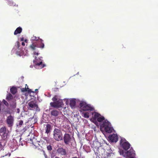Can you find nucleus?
I'll list each match as a JSON object with an SVG mask.
<instances>
[{"instance_id": "5", "label": "nucleus", "mask_w": 158, "mask_h": 158, "mask_svg": "<svg viewBox=\"0 0 158 158\" xmlns=\"http://www.w3.org/2000/svg\"><path fill=\"white\" fill-rule=\"evenodd\" d=\"M8 131L6 130L5 127H2L0 129V133L2 134V137L4 139H6L8 138Z\"/></svg>"}, {"instance_id": "12", "label": "nucleus", "mask_w": 158, "mask_h": 158, "mask_svg": "<svg viewBox=\"0 0 158 158\" xmlns=\"http://www.w3.org/2000/svg\"><path fill=\"white\" fill-rule=\"evenodd\" d=\"M109 138L111 142H116L118 140V135L115 134H113L112 135L109 136Z\"/></svg>"}, {"instance_id": "40", "label": "nucleus", "mask_w": 158, "mask_h": 158, "mask_svg": "<svg viewBox=\"0 0 158 158\" xmlns=\"http://www.w3.org/2000/svg\"><path fill=\"white\" fill-rule=\"evenodd\" d=\"M22 45L23 46H24L25 45V43L24 42H22Z\"/></svg>"}, {"instance_id": "13", "label": "nucleus", "mask_w": 158, "mask_h": 158, "mask_svg": "<svg viewBox=\"0 0 158 158\" xmlns=\"http://www.w3.org/2000/svg\"><path fill=\"white\" fill-rule=\"evenodd\" d=\"M57 152L58 154L63 156H65L67 154L65 150L63 148H58L57 150Z\"/></svg>"}, {"instance_id": "21", "label": "nucleus", "mask_w": 158, "mask_h": 158, "mask_svg": "<svg viewBox=\"0 0 158 158\" xmlns=\"http://www.w3.org/2000/svg\"><path fill=\"white\" fill-rule=\"evenodd\" d=\"M30 47L32 50H33L35 49L36 46L35 44L33 43L30 45Z\"/></svg>"}, {"instance_id": "46", "label": "nucleus", "mask_w": 158, "mask_h": 158, "mask_svg": "<svg viewBox=\"0 0 158 158\" xmlns=\"http://www.w3.org/2000/svg\"><path fill=\"white\" fill-rule=\"evenodd\" d=\"M35 91H38V89H35Z\"/></svg>"}, {"instance_id": "29", "label": "nucleus", "mask_w": 158, "mask_h": 158, "mask_svg": "<svg viewBox=\"0 0 158 158\" xmlns=\"http://www.w3.org/2000/svg\"><path fill=\"white\" fill-rule=\"evenodd\" d=\"M47 148L48 150V151H51L52 150V147L50 145H49L47 146Z\"/></svg>"}, {"instance_id": "47", "label": "nucleus", "mask_w": 158, "mask_h": 158, "mask_svg": "<svg viewBox=\"0 0 158 158\" xmlns=\"http://www.w3.org/2000/svg\"><path fill=\"white\" fill-rule=\"evenodd\" d=\"M130 158H134V157H130Z\"/></svg>"}, {"instance_id": "8", "label": "nucleus", "mask_w": 158, "mask_h": 158, "mask_svg": "<svg viewBox=\"0 0 158 158\" xmlns=\"http://www.w3.org/2000/svg\"><path fill=\"white\" fill-rule=\"evenodd\" d=\"M120 145H122L123 148L125 150L128 149L131 146L128 142L127 141L123 142V140L122 139L120 141Z\"/></svg>"}, {"instance_id": "9", "label": "nucleus", "mask_w": 158, "mask_h": 158, "mask_svg": "<svg viewBox=\"0 0 158 158\" xmlns=\"http://www.w3.org/2000/svg\"><path fill=\"white\" fill-rule=\"evenodd\" d=\"M71 139V136L69 134L65 133L64 134L63 137V139L64 142L66 144H68Z\"/></svg>"}, {"instance_id": "38", "label": "nucleus", "mask_w": 158, "mask_h": 158, "mask_svg": "<svg viewBox=\"0 0 158 158\" xmlns=\"http://www.w3.org/2000/svg\"><path fill=\"white\" fill-rule=\"evenodd\" d=\"M13 145H11V146H12V147H11V148H13V147L14 148V146L15 145V143H13Z\"/></svg>"}, {"instance_id": "14", "label": "nucleus", "mask_w": 158, "mask_h": 158, "mask_svg": "<svg viewBox=\"0 0 158 158\" xmlns=\"http://www.w3.org/2000/svg\"><path fill=\"white\" fill-rule=\"evenodd\" d=\"M110 125H111L110 123L107 120H105L102 123L101 125V127L102 128H105L106 127H108Z\"/></svg>"}, {"instance_id": "45", "label": "nucleus", "mask_w": 158, "mask_h": 158, "mask_svg": "<svg viewBox=\"0 0 158 158\" xmlns=\"http://www.w3.org/2000/svg\"><path fill=\"white\" fill-rule=\"evenodd\" d=\"M10 99H11V98H12L13 97H12V95H11V94H10Z\"/></svg>"}, {"instance_id": "1", "label": "nucleus", "mask_w": 158, "mask_h": 158, "mask_svg": "<svg viewBox=\"0 0 158 158\" xmlns=\"http://www.w3.org/2000/svg\"><path fill=\"white\" fill-rule=\"evenodd\" d=\"M53 102L50 103L51 106L52 107L60 108L62 106L63 101L62 100L58 99L56 95L52 99Z\"/></svg>"}, {"instance_id": "19", "label": "nucleus", "mask_w": 158, "mask_h": 158, "mask_svg": "<svg viewBox=\"0 0 158 158\" xmlns=\"http://www.w3.org/2000/svg\"><path fill=\"white\" fill-rule=\"evenodd\" d=\"M76 103V102L74 100H71L70 101V105L72 108L75 106Z\"/></svg>"}, {"instance_id": "48", "label": "nucleus", "mask_w": 158, "mask_h": 158, "mask_svg": "<svg viewBox=\"0 0 158 158\" xmlns=\"http://www.w3.org/2000/svg\"><path fill=\"white\" fill-rule=\"evenodd\" d=\"M8 155H9V156H10V154H8Z\"/></svg>"}, {"instance_id": "11", "label": "nucleus", "mask_w": 158, "mask_h": 158, "mask_svg": "<svg viewBox=\"0 0 158 158\" xmlns=\"http://www.w3.org/2000/svg\"><path fill=\"white\" fill-rule=\"evenodd\" d=\"M46 127H45L44 130H45V133L47 134H50L52 129V127L51 125L50 124L47 123L44 125Z\"/></svg>"}, {"instance_id": "44", "label": "nucleus", "mask_w": 158, "mask_h": 158, "mask_svg": "<svg viewBox=\"0 0 158 158\" xmlns=\"http://www.w3.org/2000/svg\"><path fill=\"white\" fill-rule=\"evenodd\" d=\"M72 158H78L77 157H73Z\"/></svg>"}, {"instance_id": "4", "label": "nucleus", "mask_w": 158, "mask_h": 158, "mask_svg": "<svg viewBox=\"0 0 158 158\" xmlns=\"http://www.w3.org/2000/svg\"><path fill=\"white\" fill-rule=\"evenodd\" d=\"M33 62L36 68L42 69L45 66L44 64H43L42 61L40 58L36 59L35 61L33 60Z\"/></svg>"}, {"instance_id": "26", "label": "nucleus", "mask_w": 158, "mask_h": 158, "mask_svg": "<svg viewBox=\"0 0 158 158\" xmlns=\"http://www.w3.org/2000/svg\"><path fill=\"white\" fill-rule=\"evenodd\" d=\"M7 92L8 93V95L6 97V99L9 102V101L10 100V93H9L8 91H7Z\"/></svg>"}, {"instance_id": "3", "label": "nucleus", "mask_w": 158, "mask_h": 158, "mask_svg": "<svg viewBox=\"0 0 158 158\" xmlns=\"http://www.w3.org/2000/svg\"><path fill=\"white\" fill-rule=\"evenodd\" d=\"M80 108L82 110L86 111H93L94 108L90 105L87 104L85 102H81L79 104Z\"/></svg>"}, {"instance_id": "27", "label": "nucleus", "mask_w": 158, "mask_h": 158, "mask_svg": "<svg viewBox=\"0 0 158 158\" xmlns=\"http://www.w3.org/2000/svg\"><path fill=\"white\" fill-rule=\"evenodd\" d=\"M13 104L11 106H10V107H11V108L13 109H15L16 107V102H15H15H13Z\"/></svg>"}, {"instance_id": "42", "label": "nucleus", "mask_w": 158, "mask_h": 158, "mask_svg": "<svg viewBox=\"0 0 158 158\" xmlns=\"http://www.w3.org/2000/svg\"><path fill=\"white\" fill-rule=\"evenodd\" d=\"M44 156L45 158H48L47 155L45 154Z\"/></svg>"}, {"instance_id": "22", "label": "nucleus", "mask_w": 158, "mask_h": 158, "mask_svg": "<svg viewBox=\"0 0 158 158\" xmlns=\"http://www.w3.org/2000/svg\"><path fill=\"white\" fill-rule=\"evenodd\" d=\"M84 117L85 118H87L89 117V113L88 112H85L83 113Z\"/></svg>"}, {"instance_id": "43", "label": "nucleus", "mask_w": 158, "mask_h": 158, "mask_svg": "<svg viewBox=\"0 0 158 158\" xmlns=\"http://www.w3.org/2000/svg\"><path fill=\"white\" fill-rule=\"evenodd\" d=\"M27 39H25V42H27Z\"/></svg>"}, {"instance_id": "17", "label": "nucleus", "mask_w": 158, "mask_h": 158, "mask_svg": "<svg viewBox=\"0 0 158 158\" xmlns=\"http://www.w3.org/2000/svg\"><path fill=\"white\" fill-rule=\"evenodd\" d=\"M50 114L52 116H57L59 114V112L56 110H52L50 112Z\"/></svg>"}, {"instance_id": "28", "label": "nucleus", "mask_w": 158, "mask_h": 158, "mask_svg": "<svg viewBox=\"0 0 158 158\" xmlns=\"http://www.w3.org/2000/svg\"><path fill=\"white\" fill-rule=\"evenodd\" d=\"M7 122L9 125H10V115L8 116L7 119Z\"/></svg>"}, {"instance_id": "6", "label": "nucleus", "mask_w": 158, "mask_h": 158, "mask_svg": "<svg viewBox=\"0 0 158 158\" xmlns=\"http://www.w3.org/2000/svg\"><path fill=\"white\" fill-rule=\"evenodd\" d=\"M29 108L31 110H39L38 106L34 101H32L28 103Z\"/></svg>"}, {"instance_id": "24", "label": "nucleus", "mask_w": 158, "mask_h": 158, "mask_svg": "<svg viewBox=\"0 0 158 158\" xmlns=\"http://www.w3.org/2000/svg\"><path fill=\"white\" fill-rule=\"evenodd\" d=\"M18 124H17V126H21L23 124V121L22 120H19L18 121Z\"/></svg>"}, {"instance_id": "18", "label": "nucleus", "mask_w": 158, "mask_h": 158, "mask_svg": "<svg viewBox=\"0 0 158 158\" xmlns=\"http://www.w3.org/2000/svg\"><path fill=\"white\" fill-rule=\"evenodd\" d=\"M22 30V28L21 27H19L17 28L14 32V35H16L17 34L20 33L21 32Z\"/></svg>"}, {"instance_id": "36", "label": "nucleus", "mask_w": 158, "mask_h": 158, "mask_svg": "<svg viewBox=\"0 0 158 158\" xmlns=\"http://www.w3.org/2000/svg\"><path fill=\"white\" fill-rule=\"evenodd\" d=\"M4 111L5 112H7V114H9L10 113V110H4Z\"/></svg>"}, {"instance_id": "31", "label": "nucleus", "mask_w": 158, "mask_h": 158, "mask_svg": "<svg viewBox=\"0 0 158 158\" xmlns=\"http://www.w3.org/2000/svg\"><path fill=\"white\" fill-rule=\"evenodd\" d=\"M26 87L27 88V90L28 91V92H31V89H29V88H28V86L27 85V84H26Z\"/></svg>"}, {"instance_id": "20", "label": "nucleus", "mask_w": 158, "mask_h": 158, "mask_svg": "<svg viewBox=\"0 0 158 158\" xmlns=\"http://www.w3.org/2000/svg\"><path fill=\"white\" fill-rule=\"evenodd\" d=\"M40 44L39 47L42 49L43 48L44 46V43L43 40L42 39H40Z\"/></svg>"}, {"instance_id": "16", "label": "nucleus", "mask_w": 158, "mask_h": 158, "mask_svg": "<svg viewBox=\"0 0 158 158\" xmlns=\"http://www.w3.org/2000/svg\"><path fill=\"white\" fill-rule=\"evenodd\" d=\"M105 131L107 133H110L112 132L113 128L111 127V125H110L108 127H106L104 128Z\"/></svg>"}, {"instance_id": "49", "label": "nucleus", "mask_w": 158, "mask_h": 158, "mask_svg": "<svg viewBox=\"0 0 158 158\" xmlns=\"http://www.w3.org/2000/svg\"><path fill=\"white\" fill-rule=\"evenodd\" d=\"M14 51V49H13V50H12V51Z\"/></svg>"}, {"instance_id": "37", "label": "nucleus", "mask_w": 158, "mask_h": 158, "mask_svg": "<svg viewBox=\"0 0 158 158\" xmlns=\"http://www.w3.org/2000/svg\"><path fill=\"white\" fill-rule=\"evenodd\" d=\"M16 110H17V112L18 113H19V112L20 111L19 109V108H18L16 109Z\"/></svg>"}, {"instance_id": "30", "label": "nucleus", "mask_w": 158, "mask_h": 158, "mask_svg": "<svg viewBox=\"0 0 158 158\" xmlns=\"http://www.w3.org/2000/svg\"><path fill=\"white\" fill-rule=\"evenodd\" d=\"M17 45L16 46L17 48L19 50V47L20 46V43L19 42L17 41Z\"/></svg>"}, {"instance_id": "35", "label": "nucleus", "mask_w": 158, "mask_h": 158, "mask_svg": "<svg viewBox=\"0 0 158 158\" xmlns=\"http://www.w3.org/2000/svg\"><path fill=\"white\" fill-rule=\"evenodd\" d=\"M21 52H18L17 51L16 52V54L18 55L21 56Z\"/></svg>"}, {"instance_id": "25", "label": "nucleus", "mask_w": 158, "mask_h": 158, "mask_svg": "<svg viewBox=\"0 0 158 158\" xmlns=\"http://www.w3.org/2000/svg\"><path fill=\"white\" fill-rule=\"evenodd\" d=\"M39 37H37L35 36H33L32 37V40H38L39 39L40 40Z\"/></svg>"}, {"instance_id": "34", "label": "nucleus", "mask_w": 158, "mask_h": 158, "mask_svg": "<svg viewBox=\"0 0 158 158\" xmlns=\"http://www.w3.org/2000/svg\"><path fill=\"white\" fill-rule=\"evenodd\" d=\"M3 145L2 144V143L0 142V149H2Z\"/></svg>"}, {"instance_id": "23", "label": "nucleus", "mask_w": 158, "mask_h": 158, "mask_svg": "<svg viewBox=\"0 0 158 158\" xmlns=\"http://www.w3.org/2000/svg\"><path fill=\"white\" fill-rule=\"evenodd\" d=\"M14 120V117L10 115V127L12 125Z\"/></svg>"}, {"instance_id": "15", "label": "nucleus", "mask_w": 158, "mask_h": 158, "mask_svg": "<svg viewBox=\"0 0 158 158\" xmlns=\"http://www.w3.org/2000/svg\"><path fill=\"white\" fill-rule=\"evenodd\" d=\"M19 88V87L12 86L10 88V93L13 94H15L17 92V88Z\"/></svg>"}, {"instance_id": "39", "label": "nucleus", "mask_w": 158, "mask_h": 158, "mask_svg": "<svg viewBox=\"0 0 158 158\" xmlns=\"http://www.w3.org/2000/svg\"><path fill=\"white\" fill-rule=\"evenodd\" d=\"M34 54L36 55H38V54H38V52L37 53L36 52H34Z\"/></svg>"}, {"instance_id": "33", "label": "nucleus", "mask_w": 158, "mask_h": 158, "mask_svg": "<svg viewBox=\"0 0 158 158\" xmlns=\"http://www.w3.org/2000/svg\"><path fill=\"white\" fill-rule=\"evenodd\" d=\"M21 90L22 92H23L27 91L26 87L22 88Z\"/></svg>"}, {"instance_id": "2", "label": "nucleus", "mask_w": 158, "mask_h": 158, "mask_svg": "<svg viewBox=\"0 0 158 158\" xmlns=\"http://www.w3.org/2000/svg\"><path fill=\"white\" fill-rule=\"evenodd\" d=\"M53 138L56 141H60L63 140V135L61 130L58 128H55L53 132Z\"/></svg>"}, {"instance_id": "10", "label": "nucleus", "mask_w": 158, "mask_h": 158, "mask_svg": "<svg viewBox=\"0 0 158 158\" xmlns=\"http://www.w3.org/2000/svg\"><path fill=\"white\" fill-rule=\"evenodd\" d=\"M126 154V156L129 157H135V151L132 148H131L129 150L127 151Z\"/></svg>"}, {"instance_id": "7", "label": "nucleus", "mask_w": 158, "mask_h": 158, "mask_svg": "<svg viewBox=\"0 0 158 158\" xmlns=\"http://www.w3.org/2000/svg\"><path fill=\"white\" fill-rule=\"evenodd\" d=\"M94 114L93 117V119L94 120L96 119L98 122H102L104 120H105L104 117L101 115L97 112H94Z\"/></svg>"}, {"instance_id": "41", "label": "nucleus", "mask_w": 158, "mask_h": 158, "mask_svg": "<svg viewBox=\"0 0 158 158\" xmlns=\"http://www.w3.org/2000/svg\"><path fill=\"white\" fill-rule=\"evenodd\" d=\"M21 41H23L24 40V38L23 37H22V38H21Z\"/></svg>"}, {"instance_id": "32", "label": "nucleus", "mask_w": 158, "mask_h": 158, "mask_svg": "<svg viewBox=\"0 0 158 158\" xmlns=\"http://www.w3.org/2000/svg\"><path fill=\"white\" fill-rule=\"evenodd\" d=\"M3 103L4 104H5L6 106H8L9 104L7 101L5 100H3Z\"/></svg>"}]
</instances>
